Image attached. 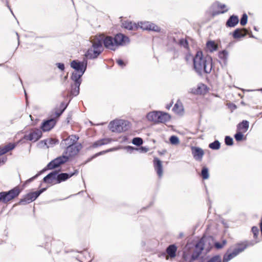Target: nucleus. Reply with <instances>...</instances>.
<instances>
[{"mask_svg": "<svg viewBox=\"0 0 262 262\" xmlns=\"http://www.w3.org/2000/svg\"><path fill=\"white\" fill-rule=\"evenodd\" d=\"M239 21L238 18L237 16L232 15L230 17L226 23V26L229 27H234Z\"/></svg>", "mask_w": 262, "mask_h": 262, "instance_id": "21", "label": "nucleus"}, {"mask_svg": "<svg viewBox=\"0 0 262 262\" xmlns=\"http://www.w3.org/2000/svg\"><path fill=\"white\" fill-rule=\"evenodd\" d=\"M7 160V158H4V157H2V158H0V164L1 163H4Z\"/></svg>", "mask_w": 262, "mask_h": 262, "instance_id": "59", "label": "nucleus"}, {"mask_svg": "<svg viewBox=\"0 0 262 262\" xmlns=\"http://www.w3.org/2000/svg\"><path fill=\"white\" fill-rule=\"evenodd\" d=\"M227 11H228V9H226V10H223V11H222L221 12H216V13L213 14V15L219 14H220V13H224L227 12Z\"/></svg>", "mask_w": 262, "mask_h": 262, "instance_id": "62", "label": "nucleus"}, {"mask_svg": "<svg viewBox=\"0 0 262 262\" xmlns=\"http://www.w3.org/2000/svg\"><path fill=\"white\" fill-rule=\"evenodd\" d=\"M148 30H151L154 31H159V28L154 24L147 22Z\"/></svg>", "mask_w": 262, "mask_h": 262, "instance_id": "36", "label": "nucleus"}, {"mask_svg": "<svg viewBox=\"0 0 262 262\" xmlns=\"http://www.w3.org/2000/svg\"><path fill=\"white\" fill-rule=\"evenodd\" d=\"M147 24V22L141 23V25L140 27L143 30H148V25Z\"/></svg>", "mask_w": 262, "mask_h": 262, "instance_id": "52", "label": "nucleus"}, {"mask_svg": "<svg viewBox=\"0 0 262 262\" xmlns=\"http://www.w3.org/2000/svg\"><path fill=\"white\" fill-rule=\"evenodd\" d=\"M122 26L127 29L128 30H135L138 28V26L136 24H133L131 21H125L122 23Z\"/></svg>", "mask_w": 262, "mask_h": 262, "instance_id": "30", "label": "nucleus"}, {"mask_svg": "<svg viewBox=\"0 0 262 262\" xmlns=\"http://www.w3.org/2000/svg\"><path fill=\"white\" fill-rule=\"evenodd\" d=\"M259 225V228H260V231L262 232V217L261 218V219L260 220Z\"/></svg>", "mask_w": 262, "mask_h": 262, "instance_id": "61", "label": "nucleus"}, {"mask_svg": "<svg viewBox=\"0 0 262 262\" xmlns=\"http://www.w3.org/2000/svg\"><path fill=\"white\" fill-rule=\"evenodd\" d=\"M218 7H219V8H220L221 9H225V8H226V5H224V4H220V5H219Z\"/></svg>", "mask_w": 262, "mask_h": 262, "instance_id": "60", "label": "nucleus"}, {"mask_svg": "<svg viewBox=\"0 0 262 262\" xmlns=\"http://www.w3.org/2000/svg\"><path fill=\"white\" fill-rule=\"evenodd\" d=\"M84 73V71H75L72 75V79L75 83L80 82V78Z\"/></svg>", "mask_w": 262, "mask_h": 262, "instance_id": "27", "label": "nucleus"}, {"mask_svg": "<svg viewBox=\"0 0 262 262\" xmlns=\"http://www.w3.org/2000/svg\"><path fill=\"white\" fill-rule=\"evenodd\" d=\"M128 122L124 120H115L111 122L109 124L110 129L113 132L120 133L128 129Z\"/></svg>", "mask_w": 262, "mask_h": 262, "instance_id": "3", "label": "nucleus"}, {"mask_svg": "<svg viewBox=\"0 0 262 262\" xmlns=\"http://www.w3.org/2000/svg\"><path fill=\"white\" fill-rule=\"evenodd\" d=\"M223 245V246L224 247L226 244V241L225 240H224L221 243Z\"/></svg>", "mask_w": 262, "mask_h": 262, "instance_id": "64", "label": "nucleus"}, {"mask_svg": "<svg viewBox=\"0 0 262 262\" xmlns=\"http://www.w3.org/2000/svg\"><path fill=\"white\" fill-rule=\"evenodd\" d=\"M172 110L177 114H181L184 111V108L182 102L178 101L174 104Z\"/></svg>", "mask_w": 262, "mask_h": 262, "instance_id": "29", "label": "nucleus"}, {"mask_svg": "<svg viewBox=\"0 0 262 262\" xmlns=\"http://www.w3.org/2000/svg\"><path fill=\"white\" fill-rule=\"evenodd\" d=\"M225 142L227 145L231 146L233 144V139L229 136H226L225 139Z\"/></svg>", "mask_w": 262, "mask_h": 262, "instance_id": "43", "label": "nucleus"}, {"mask_svg": "<svg viewBox=\"0 0 262 262\" xmlns=\"http://www.w3.org/2000/svg\"><path fill=\"white\" fill-rule=\"evenodd\" d=\"M206 86L205 85L200 84L198 85L197 88L194 90H192V92L195 94H202L205 92Z\"/></svg>", "mask_w": 262, "mask_h": 262, "instance_id": "32", "label": "nucleus"}, {"mask_svg": "<svg viewBox=\"0 0 262 262\" xmlns=\"http://www.w3.org/2000/svg\"><path fill=\"white\" fill-rule=\"evenodd\" d=\"M157 123H164L170 120V116L167 113L159 112Z\"/></svg>", "mask_w": 262, "mask_h": 262, "instance_id": "23", "label": "nucleus"}, {"mask_svg": "<svg viewBox=\"0 0 262 262\" xmlns=\"http://www.w3.org/2000/svg\"><path fill=\"white\" fill-rule=\"evenodd\" d=\"M220 143L219 141H215L214 142L211 143L209 144V147H220Z\"/></svg>", "mask_w": 262, "mask_h": 262, "instance_id": "48", "label": "nucleus"}, {"mask_svg": "<svg viewBox=\"0 0 262 262\" xmlns=\"http://www.w3.org/2000/svg\"><path fill=\"white\" fill-rule=\"evenodd\" d=\"M71 66L75 70V71H84V72L86 68V67L84 66L83 62H77L75 60L71 62Z\"/></svg>", "mask_w": 262, "mask_h": 262, "instance_id": "20", "label": "nucleus"}, {"mask_svg": "<svg viewBox=\"0 0 262 262\" xmlns=\"http://www.w3.org/2000/svg\"><path fill=\"white\" fill-rule=\"evenodd\" d=\"M248 16L246 14H244L241 19V25L242 26H245L247 23Z\"/></svg>", "mask_w": 262, "mask_h": 262, "instance_id": "44", "label": "nucleus"}, {"mask_svg": "<svg viewBox=\"0 0 262 262\" xmlns=\"http://www.w3.org/2000/svg\"><path fill=\"white\" fill-rule=\"evenodd\" d=\"M193 57L190 54H187L185 56V60L187 62H188L189 61L191 60L192 59L193 60Z\"/></svg>", "mask_w": 262, "mask_h": 262, "instance_id": "51", "label": "nucleus"}, {"mask_svg": "<svg viewBox=\"0 0 262 262\" xmlns=\"http://www.w3.org/2000/svg\"><path fill=\"white\" fill-rule=\"evenodd\" d=\"M206 47L211 52L217 49V45L213 41H208L206 43Z\"/></svg>", "mask_w": 262, "mask_h": 262, "instance_id": "33", "label": "nucleus"}, {"mask_svg": "<svg viewBox=\"0 0 262 262\" xmlns=\"http://www.w3.org/2000/svg\"><path fill=\"white\" fill-rule=\"evenodd\" d=\"M111 141L112 139L109 138L100 139L94 143V147H97L100 146L107 144V143L111 142Z\"/></svg>", "mask_w": 262, "mask_h": 262, "instance_id": "31", "label": "nucleus"}, {"mask_svg": "<svg viewBox=\"0 0 262 262\" xmlns=\"http://www.w3.org/2000/svg\"><path fill=\"white\" fill-rule=\"evenodd\" d=\"M116 49L119 46H124L129 43V40L128 37L122 34H118L114 38Z\"/></svg>", "mask_w": 262, "mask_h": 262, "instance_id": "10", "label": "nucleus"}, {"mask_svg": "<svg viewBox=\"0 0 262 262\" xmlns=\"http://www.w3.org/2000/svg\"><path fill=\"white\" fill-rule=\"evenodd\" d=\"M177 251V246L174 244H172L167 247L166 253H163L162 255L165 257L167 260L169 259V258L172 259L176 257Z\"/></svg>", "mask_w": 262, "mask_h": 262, "instance_id": "11", "label": "nucleus"}, {"mask_svg": "<svg viewBox=\"0 0 262 262\" xmlns=\"http://www.w3.org/2000/svg\"><path fill=\"white\" fill-rule=\"evenodd\" d=\"M56 124L54 119H51L44 122L41 126L42 129L45 131H49L52 129Z\"/></svg>", "mask_w": 262, "mask_h": 262, "instance_id": "14", "label": "nucleus"}, {"mask_svg": "<svg viewBox=\"0 0 262 262\" xmlns=\"http://www.w3.org/2000/svg\"><path fill=\"white\" fill-rule=\"evenodd\" d=\"M75 172L69 174L67 173H61L60 174H57V176L56 178V182L55 183H60L62 181H64L70 178H71L72 176H73L74 174H75Z\"/></svg>", "mask_w": 262, "mask_h": 262, "instance_id": "19", "label": "nucleus"}, {"mask_svg": "<svg viewBox=\"0 0 262 262\" xmlns=\"http://www.w3.org/2000/svg\"><path fill=\"white\" fill-rule=\"evenodd\" d=\"M155 169L159 177H161L163 174V168L161 161L158 158H155L154 161Z\"/></svg>", "mask_w": 262, "mask_h": 262, "instance_id": "16", "label": "nucleus"}, {"mask_svg": "<svg viewBox=\"0 0 262 262\" xmlns=\"http://www.w3.org/2000/svg\"><path fill=\"white\" fill-rule=\"evenodd\" d=\"M128 154L134 153L135 151L140 153H145L148 151V148H126Z\"/></svg>", "mask_w": 262, "mask_h": 262, "instance_id": "35", "label": "nucleus"}, {"mask_svg": "<svg viewBox=\"0 0 262 262\" xmlns=\"http://www.w3.org/2000/svg\"><path fill=\"white\" fill-rule=\"evenodd\" d=\"M41 172H39L38 173L36 174L35 176L30 178L29 179H28L27 181V182H30L31 181H32L33 180H34L35 179H36V178H37L40 174Z\"/></svg>", "mask_w": 262, "mask_h": 262, "instance_id": "54", "label": "nucleus"}, {"mask_svg": "<svg viewBox=\"0 0 262 262\" xmlns=\"http://www.w3.org/2000/svg\"><path fill=\"white\" fill-rule=\"evenodd\" d=\"M20 191L18 187H16L14 188L11 189V190L6 192L3 191V193L4 195L5 200L6 201V203L8 202L11 201L13 199L15 198V197L17 196L20 193Z\"/></svg>", "mask_w": 262, "mask_h": 262, "instance_id": "12", "label": "nucleus"}, {"mask_svg": "<svg viewBox=\"0 0 262 262\" xmlns=\"http://www.w3.org/2000/svg\"><path fill=\"white\" fill-rule=\"evenodd\" d=\"M13 148H0V156L5 154Z\"/></svg>", "mask_w": 262, "mask_h": 262, "instance_id": "50", "label": "nucleus"}, {"mask_svg": "<svg viewBox=\"0 0 262 262\" xmlns=\"http://www.w3.org/2000/svg\"><path fill=\"white\" fill-rule=\"evenodd\" d=\"M257 242H245L244 243L239 244L237 245V247L234 249L232 252L229 253L231 254L232 259L237 255L239 253L243 251L247 247L252 246L256 244Z\"/></svg>", "mask_w": 262, "mask_h": 262, "instance_id": "5", "label": "nucleus"}, {"mask_svg": "<svg viewBox=\"0 0 262 262\" xmlns=\"http://www.w3.org/2000/svg\"><path fill=\"white\" fill-rule=\"evenodd\" d=\"M257 242H245L244 243L239 244L237 245V247L234 249L232 252L229 253L231 254L232 259L237 255L239 253L243 251L247 247L252 246L256 244Z\"/></svg>", "mask_w": 262, "mask_h": 262, "instance_id": "6", "label": "nucleus"}, {"mask_svg": "<svg viewBox=\"0 0 262 262\" xmlns=\"http://www.w3.org/2000/svg\"><path fill=\"white\" fill-rule=\"evenodd\" d=\"M117 148H110L108 149H107L106 150H103L102 151H101L98 154H96L95 156H94L92 158H94L95 157H96L97 156H99V155H103V154H104L105 153H106V152H110V151H113L114 149H116Z\"/></svg>", "mask_w": 262, "mask_h": 262, "instance_id": "46", "label": "nucleus"}, {"mask_svg": "<svg viewBox=\"0 0 262 262\" xmlns=\"http://www.w3.org/2000/svg\"><path fill=\"white\" fill-rule=\"evenodd\" d=\"M201 174L203 179H207L209 178L208 168L205 167H203L202 170Z\"/></svg>", "mask_w": 262, "mask_h": 262, "instance_id": "37", "label": "nucleus"}, {"mask_svg": "<svg viewBox=\"0 0 262 262\" xmlns=\"http://www.w3.org/2000/svg\"><path fill=\"white\" fill-rule=\"evenodd\" d=\"M44 190L45 189H42L38 191L27 194L23 199H20L19 204L21 205H26L33 202L38 198Z\"/></svg>", "mask_w": 262, "mask_h": 262, "instance_id": "4", "label": "nucleus"}, {"mask_svg": "<svg viewBox=\"0 0 262 262\" xmlns=\"http://www.w3.org/2000/svg\"><path fill=\"white\" fill-rule=\"evenodd\" d=\"M252 232L253 234V237L256 238L257 236V235L258 234V228L257 227H255V226H253L252 228Z\"/></svg>", "mask_w": 262, "mask_h": 262, "instance_id": "47", "label": "nucleus"}, {"mask_svg": "<svg viewBox=\"0 0 262 262\" xmlns=\"http://www.w3.org/2000/svg\"><path fill=\"white\" fill-rule=\"evenodd\" d=\"M80 84V82H76L72 86L71 94L73 96H77L79 94Z\"/></svg>", "mask_w": 262, "mask_h": 262, "instance_id": "34", "label": "nucleus"}, {"mask_svg": "<svg viewBox=\"0 0 262 262\" xmlns=\"http://www.w3.org/2000/svg\"><path fill=\"white\" fill-rule=\"evenodd\" d=\"M193 66L199 73L203 72L209 73L212 69L211 59L210 57H204L202 52L198 51L193 58Z\"/></svg>", "mask_w": 262, "mask_h": 262, "instance_id": "1", "label": "nucleus"}, {"mask_svg": "<svg viewBox=\"0 0 262 262\" xmlns=\"http://www.w3.org/2000/svg\"><path fill=\"white\" fill-rule=\"evenodd\" d=\"M214 246L217 249H221L223 247V245L221 243L218 242L215 243Z\"/></svg>", "mask_w": 262, "mask_h": 262, "instance_id": "55", "label": "nucleus"}, {"mask_svg": "<svg viewBox=\"0 0 262 262\" xmlns=\"http://www.w3.org/2000/svg\"><path fill=\"white\" fill-rule=\"evenodd\" d=\"M169 140L170 143L174 145H177L179 143V138L176 136H172Z\"/></svg>", "mask_w": 262, "mask_h": 262, "instance_id": "39", "label": "nucleus"}, {"mask_svg": "<svg viewBox=\"0 0 262 262\" xmlns=\"http://www.w3.org/2000/svg\"><path fill=\"white\" fill-rule=\"evenodd\" d=\"M243 132L238 131L237 133L234 135L235 140L237 141H241L243 138Z\"/></svg>", "mask_w": 262, "mask_h": 262, "instance_id": "42", "label": "nucleus"}, {"mask_svg": "<svg viewBox=\"0 0 262 262\" xmlns=\"http://www.w3.org/2000/svg\"><path fill=\"white\" fill-rule=\"evenodd\" d=\"M78 139L79 137L76 135L70 136L63 141L62 144L67 146V147H79L81 145L77 142Z\"/></svg>", "mask_w": 262, "mask_h": 262, "instance_id": "8", "label": "nucleus"}, {"mask_svg": "<svg viewBox=\"0 0 262 262\" xmlns=\"http://www.w3.org/2000/svg\"><path fill=\"white\" fill-rule=\"evenodd\" d=\"M166 152V150L163 149L162 151H159L160 154L163 155Z\"/></svg>", "mask_w": 262, "mask_h": 262, "instance_id": "63", "label": "nucleus"}, {"mask_svg": "<svg viewBox=\"0 0 262 262\" xmlns=\"http://www.w3.org/2000/svg\"><path fill=\"white\" fill-rule=\"evenodd\" d=\"M58 68L61 70H63L64 68V64L62 63H58Z\"/></svg>", "mask_w": 262, "mask_h": 262, "instance_id": "58", "label": "nucleus"}, {"mask_svg": "<svg viewBox=\"0 0 262 262\" xmlns=\"http://www.w3.org/2000/svg\"><path fill=\"white\" fill-rule=\"evenodd\" d=\"M132 143L136 146H140L143 143V140L141 138H134L132 140Z\"/></svg>", "mask_w": 262, "mask_h": 262, "instance_id": "38", "label": "nucleus"}, {"mask_svg": "<svg viewBox=\"0 0 262 262\" xmlns=\"http://www.w3.org/2000/svg\"><path fill=\"white\" fill-rule=\"evenodd\" d=\"M41 137V133L39 130L34 131L31 133L29 136H27V139L30 141H36Z\"/></svg>", "mask_w": 262, "mask_h": 262, "instance_id": "24", "label": "nucleus"}, {"mask_svg": "<svg viewBox=\"0 0 262 262\" xmlns=\"http://www.w3.org/2000/svg\"><path fill=\"white\" fill-rule=\"evenodd\" d=\"M57 174L58 171L57 170L50 172L43 178V182L47 183H52L54 181H56Z\"/></svg>", "mask_w": 262, "mask_h": 262, "instance_id": "15", "label": "nucleus"}, {"mask_svg": "<svg viewBox=\"0 0 262 262\" xmlns=\"http://www.w3.org/2000/svg\"><path fill=\"white\" fill-rule=\"evenodd\" d=\"M247 33L245 29H236L233 33L234 38H239L244 37Z\"/></svg>", "mask_w": 262, "mask_h": 262, "instance_id": "22", "label": "nucleus"}, {"mask_svg": "<svg viewBox=\"0 0 262 262\" xmlns=\"http://www.w3.org/2000/svg\"><path fill=\"white\" fill-rule=\"evenodd\" d=\"M192 154L195 160L201 161L204 152L202 148H192Z\"/></svg>", "mask_w": 262, "mask_h": 262, "instance_id": "17", "label": "nucleus"}, {"mask_svg": "<svg viewBox=\"0 0 262 262\" xmlns=\"http://www.w3.org/2000/svg\"><path fill=\"white\" fill-rule=\"evenodd\" d=\"M232 259L231 254L229 253V250L227 251V253L224 254L223 259V262H228Z\"/></svg>", "mask_w": 262, "mask_h": 262, "instance_id": "41", "label": "nucleus"}, {"mask_svg": "<svg viewBox=\"0 0 262 262\" xmlns=\"http://www.w3.org/2000/svg\"><path fill=\"white\" fill-rule=\"evenodd\" d=\"M103 37L102 36H95L92 40V46L89 48L85 54V56L90 59L97 57L103 50L102 45Z\"/></svg>", "mask_w": 262, "mask_h": 262, "instance_id": "2", "label": "nucleus"}, {"mask_svg": "<svg viewBox=\"0 0 262 262\" xmlns=\"http://www.w3.org/2000/svg\"><path fill=\"white\" fill-rule=\"evenodd\" d=\"M100 36L103 37L102 41H103L104 45L106 48L113 51H115L116 49L114 38L111 36H107L104 38V36L103 35H101Z\"/></svg>", "mask_w": 262, "mask_h": 262, "instance_id": "13", "label": "nucleus"}, {"mask_svg": "<svg viewBox=\"0 0 262 262\" xmlns=\"http://www.w3.org/2000/svg\"><path fill=\"white\" fill-rule=\"evenodd\" d=\"M47 142L51 145H56V143L58 142V141L54 139H49L46 140L45 144L47 145Z\"/></svg>", "mask_w": 262, "mask_h": 262, "instance_id": "45", "label": "nucleus"}, {"mask_svg": "<svg viewBox=\"0 0 262 262\" xmlns=\"http://www.w3.org/2000/svg\"><path fill=\"white\" fill-rule=\"evenodd\" d=\"M66 108V107H63V108L60 111V112H55V115L56 117H58L60 116V115L62 113L64 109Z\"/></svg>", "mask_w": 262, "mask_h": 262, "instance_id": "56", "label": "nucleus"}, {"mask_svg": "<svg viewBox=\"0 0 262 262\" xmlns=\"http://www.w3.org/2000/svg\"><path fill=\"white\" fill-rule=\"evenodd\" d=\"M249 128V122L244 120L242 123H239L237 126V130L241 132L245 133L247 132Z\"/></svg>", "mask_w": 262, "mask_h": 262, "instance_id": "25", "label": "nucleus"}, {"mask_svg": "<svg viewBox=\"0 0 262 262\" xmlns=\"http://www.w3.org/2000/svg\"><path fill=\"white\" fill-rule=\"evenodd\" d=\"M180 45L185 48H188V43L185 39H181L180 41Z\"/></svg>", "mask_w": 262, "mask_h": 262, "instance_id": "49", "label": "nucleus"}, {"mask_svg": "<svg viewBox=\"0 0 262 262\" xmlns=\"http://www.w3.org/2000/svg\"><path fill=\"white\" fill-rule=\"evenodd\" d=\"M159 112H152L148 113L147 116V119L150 121H153L157 123L158 119Z\"/></svg>", "mask_w": 262, "mask_h": 262, "instance_id": "26", "label": "nucleus"}, {"mask_svg": "<svg viewBox=\"0 0 262 262\" xmlns=\"http://www.w3.org/2000/svg\"><path fill=\"white\" fill-rule=\"evenodd\" d=\"M204 248V239L202 238L200 240V241L196 243L195 246V249L191 255L192 257V259L194 260H196L201 254Z\"/></svg>", "mask_w": 262, "mask_h": 262, "instance_id": "9", "label": "nucleus"}, {"mask_svg": "<svg viewBox=\"0 0 262 262\" xmlns=\"http://www.w3.org/2000/svg\"><path fill=\"white\" fill-rule=\"evenodd\" d=\"M194 260L192 259V256L189 253L184 251L182 255V258L179 262H193Z\"/></svg>", "mask_w": 262, "mask_h": 262, "instance_id": "28", "label": "nucleus"}, {"mask_svg": "<svg viewBox=\"0 0 262 262\" xmlns=\"http://www.w3.org/2000/svg\"><path fill=\"white\" fill-rule=\"evenodd\" d=\"M2 201L3 203H6L5 198L3 192H0V202Z\"/></svg>", "mask_w": 262, "mask_h": 262, "instance_id": "53", "label": "nucleus"}, {"mask_svg": "<svg viewBox=\"0 0 262 262\" xmlns=\"http://www.w3.org/2000/svg\"><path fill=\"white\" fill-rule=\"evenodd\" d=\"M117 63L120 66H124L123 61L121 59H118L117 60Z\"/></svg>", "mask_w": 262, "mask_h": 262, "instance_id": "57", "label": "nucleus"}, {"mask_svg": "<svg viewBox=\"0 0 262 262\" xmlns=\"http://www.w3.org/2000/svg\"><path fill=\"white\" fill-rule=\"evenodd\" d=\"M80 148H66V151L63 152V156H67L68 161L70 158L76 155L79 152Z\"/></svg>", "mask_w": 262, "mask_h": 262, "instance_id": "18", "label": "nucleus"}, {"mask_svg": "<svg viewBox=\"0 0 262 262\" xmlns=\"http://www.w3.org/2000/svg\"><path fill=\"white\" fill-rule=\"evenodd\" d=\"M68 161V158L67 156H63V155L61 156H59L55 159L51 161L48 165L47 168L49 169H53L58 167L61 165L64 164Z\"/></svg>", "mask_w": 262, "mask_h": 262, "instance_id": "7", "label": "nucleus"}, {"mask_svg": "<svg viewBox=\"0 0 262 262\" xmlns=\"http://www.w3.org/2000/svg\"><path fill=\"white\" fill-rule=\"evenodd\" d=\"M207 262H222L221 257L220 255H215L211 257Z\"/></svg>", "mask_w": 262, "mask_h": 262, "instance_id": "40", "label": "nucleus"}]
</instances>
